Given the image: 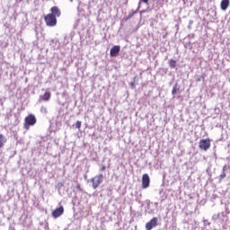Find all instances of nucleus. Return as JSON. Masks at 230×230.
I'll return each mask as SVG.
<instances>
[{
  "label": "nucleus",
  "mask_w": 230,
  "mask_h": 230,
  "mask_svg": "<svg viewBox=\"0 0 230 230\" xmlns=\"http://www.w3.org/2000/svg\"><path fill=\"white\" fill-rule=\"evenodd\" d=\"M177 91H181V87L179 86V84H175L172 90V94H177Z\"/></svg>",
  "instance_id": "obj_14"
},
{
  "label": "nucleus",
  "mask_w": 230,
  "mask_h": 230,
  "mask_svg": "<svg viewBox=\"0 0 230 230\" xmlns=\"http://www.w3.org/2000/svg\"><path fill=\"white\" fill-rule=\"evenodd\" d=\"M51 99V92L47 91L43 95H40L39 98V103H40L41 102H49V100Z\"/></svg>",
  "instance_id": "obj_9"
},
{
  "label": "nucleus",
  "mask_w": 230,
  "mask_h": 230,
  "mask_svg": "<svg viewBox=\"0 0 230 230\" xmlns=\"http://www.w3.org/2000/svg\"><path fill=\"white\" fill-rule=\"evenodd\" d=\"M76 190H79V191H82V188L80 187V184L76 185Z\"/></svg>",
  "instance_id": "obj_23"
},
{
  "label": "nucleus",
  "mask_w": 230,
  "mask_h": 230,
  "mask_svg": "<svg viewBox=\"0 0 230 230\" xmlns=\"http://www.w3.org/2000/svg\"><path fill=\"white\" fill-rule=\"evenodd\" d=\"M218 218H220V214H214V215L212 216V220H213L214 222H217V220H218Z\"/></svg>",
  "instance_id": "obj_17"
},
{
  "label": "nucleus",
  "mask_w": 230,
  "mask_h": 230,
  "mask_svg": "<svg viewBox=\"0 0 230 230\" xmlns=\"http://www.w3.org/2000/svg\"><path fill=\"white\" fill-rule=\"evenodd\" d=\"M106 169H107V167L105 165H102L101 168V172H105Z\"/></svg>",
  "instance_id": "obj_21"
},
{
  "label": "nucleus",
  "mask_w": 230,
  "mask_h": 230,
  "mask_svg": "<svg viewBox=\"0 0 230 230\" xmlns=\"http://www.w3.org/2000/svg\"><path fill=\"white\" fill-rule=\"evenodd\" d=\"M131 89H136V84L131 83Z\"/></svg>",
  "instance_id": "obj_24"
},
{
  "label": "nucleus",
  "mask_w": 230,
  "mask_h": 230,
  "mask_svg": "<svg viewBox=\"0 0 230 230\" xmlns=\"http://www.w3.org/2000/svg\"><path fill=\"white\" fill-rule=\"evenodd\" d=\"M190 24H193V21H190Z\"/></svg>",
  "instance_id": "obj_28"
},
{
  "label": "nucleus",
  "mask_w": 230,
  "mask_h": 230,
  "mask_svg": "<svg viewBox=\"0 0 230 230\" xmlns=\"http://www.w3.org/2000/svg\"><path fill=\"white\" fill-rule=\"evenodd\" d=\"M203 222H204L205 226H206L207 224H208V226H210V225H211V223H208V220H206V219H205Z\"/></svg>",
  "instance_id": "obj_25"
},
{
  "label": "nucleus",
  "mask_w": 230,
  "mask_h": 230,
  "mask_svg": "<svg viewBox=\"0 0 230 230\" xmlns=\"http://www.w3.org/2000/svg\"><path fill=\"white\" fill-rule=\"evenodd\" d=\"M71 1V3H73V0H70Z\"/></svg>",
  "instance_id": "obj_30"
},
{
  "label": "nucleus",
  "mask_w": 230,
  "mask_h": 230,
  "mask_svg": "<svg viewBox=\"0 0 230 230\" xmlns=\"http://www.w3.org/2000/svg\"><path fill=\"white\" fill-rule=\"evenodd\" d=\"M62 186H64V183L62 182L58 183V188H62Z\"/></svg>",
  "instance_id": "obj_22"
},
{
  "label": "nucleus",
  "mask_w": 230,
  "mask_h": 230,
  "mask_svg": "<svg viewBox=\"0 0 230 230\" xmlns=\"http://www.w3.org/2000/svg\"><path fill=\"white\" fill-rule=\"evenodd\" d=\"M119 51H121V47L119 45L113 46L110 50L111 57H116L117 55H119Z\"/></svg>",
  "instance_id": "obj_10"
},
{
  "label": "nucleus",
  "mask_w": 230,
  "mask_h": 230,
  "mask_svg": "<svg viewBox=\"0 0 230 230\" xmlns=\"http://www.w3.org/2000/svg\"><path fill=\"white\" fill-rule=\"evenodd\" d=\"M169 66L170 67H172V69L177 67V61L173 60V59H170L169 60Z\"/></svg>",
  "instance_id": "obj_15"
},
{
  "label": "nucleus",
  "mask_w": 230,
  "mask_h": 230,
  "mask_svg": "<svg viewBox=\"0 0 230 230\" xmlns=\"http://www.w3.org/2000/svg\"><path fill=\"white\" fill-rule=\"evenodd\" d=\"M45 22L47 24V26H57V18H55V16H53V14H47L45 16Z\"/></svg>",
  "instance_id": "obj_4"
},
{
  "label": "nucleus",
  "mask_w": 230,
  "mask_h": 230,
  "mask_svg": "<svg viewBox=\"0 0 230 230\" xmlns=\"http://www.w3.org/2000/svg\"><path fill=\"white\" fill-rule=\"evenodd\" d=\"M229 0H222L220 6H221V10H223V12H226V10H227V8H229Z\"/></svg>",
  "instance_id": "obj_11"
},
{
  "label": "nucleus",
  "mask_w": 230,
  "mask_h": 230,
  "mask_svg": "<svg viewBox=\"0 0 230 230\" xmlns=\"http://www.w3.org/2000/svg\"><path fill=\"white\" fill-rule=\"evenodd\" d=\"M200 150H204V152H208V148H211V140L209 138L201 139L199 145Z\"/></svg>",
  "instance_id": "obj_3"
},
{
  "label": "nucleus",
  "mask_w": 230,
  "mask_h": 230,
  "mask_svg": "<svg viewBox=\"0 0 230 230\" xmlns=\"http://www.w3.org/2000/svg\"><path fill=\"white\" fill-rule=\"evenodd\" d=\"M150 186V176L148 174L145 173L142 176V188L144 190H146Z\"/></svg>",
  "instance_id": "obj_6"
},
{
  "label": "nucleus",
  "mask_w": 230,
  "mask_h": 230,
  "mask_svg": "<svg viewBox=\"0 0 230 230\" xmlns=\"http://www.w3.org/2000/svg\"><path fill=\"white\" fill-rule=\"evenodd\" d=\"M35 123H37V118L35 117V115L29 114L25 118L24 128H26V130H28L30 128V127H33V125H35Z\"/></svg>",
  "instance_id": "obj_1"
},
{
  "label": "nucleus",
  "mask_w": 230,
  "mask_h": 230,
  "mask_svg": "<svg viewBox=\"0 0 230 230\" xmlns=\"http://www.w3.org/2000/svg\"><path fill=\"white\" fill-rule=\"evenodd\" d=\"M49 15H52V17H60L62 15V12H60V9L58 6H53L50 8V13Z\"/></svg>",
  "instance_id": "obj_7"
},
{
  "label": "nucleus",
  "mask_w": 230,
  "mask_h": 230,
  "mask_svg": "<svg viewBox=\"0 0 230 230\" xmlns=\"http://www.w3.org/2000/svg\"><path fill=\"white\" fill-rule=\"evenodd\" d=\"M40 112H42V114H48V108L41 106Z\"/></svg>",
  "instance_id": "obj_18"
},
{
  "label": "nucleus",
  "mask_w": 230,
  "mask_h": 230,
  "mask_svg": "<svg viewBox=\"0 0 230 230\" xmlns=\"http://www.w3.org/2000/svg\"><path fill=\"white\" fill-rule=\"evenodd\" d=\"M139 9H137V11H134L132 12L131 13H129L126 18H125V21H130V19H132V16L135 14V13H137V11Z\"/></svg>",
  "instance_id": "obj_16"
},
{
  "label": "nucleus",
  "mask_w": 230,
  "mask_h": 230,
  "mask_svg": "<svg viewBox=\"0 0 230 230\" xmlns=\"http://www.w3.org/2000/svg\"><path fill=\"white\" fill-rule=\"evenodd\" d=\"M81 127H82V121L77 120L75 123V128H81Z\"/></svg>",
  "instance_id": "obj_19"
},
{
  "label": "nucleus",
  "mask_w": 230,
  "mask_h": 230,
  "mask_svg": "<svg viewBox=\"0 0 230 230\" xmlns=\"http://www.w3.org/2000/svg\"><path fill=\"white\" fill-rule=\"evenodd\" d=\"M7 139L6 137L3 134H0V148H3L4 146V144L6 143Z\"/></svg>",
  "instance_id": "obj_13"
},
{
  "label": "nucleus",
  "mask_w": 230,
  "mask_h": 230,
  "mask_svg": "<svg viewBox=\"0 0 230 230\" xmlns=\"http://www.w3.org/2000/svg\"><path fill=\"white\" fill-rule=\"evenodd\" d=\"M62 215H64V207L61 206L58 208H56L53 212H52V217L53 218H58V217H62Z\"/></svg>",
  "instance_id": "obj_8"
},
{
  "label": "nucleus",
  "mask_w": 230,
  "mask_h": 230,
  "mask_svg": "<svg viewBox=\"0 0 230 230\" xmlns=\"http://www.w3.org/2000/svg\"><path fill=\"white\" fill-rule=\"evenodd\" d=\"M188 28H189V30H191V26L189 25Z\"/></svg>",
  "instance_id": "obj_29"
},
{
  "label": "nucleus",
  "mask_w": 230,
  "mask_h": 230,
  "mask_svg": "<svg viewBox=\"0 0 230 230\" xmlns=\"http://www.w3.org/2000/svg\"><path fill=\"white\" fill-rule=\"evenodd\" d=\"M221 215H222V217H226V213L225 212H222Z\"/></svg>",
  "instance_id": "obj_27"
},
{
  "label": "nucleus",
  "mask_w": 230,
  "mask_h": 230,
  "mask_svg": "<svg viewBox=\"0 0 230 230\" xmlns=\"http://www.w3.org/2000/svg\"><path fill=\"white\" fill-rule=\"evenodd\" d=\"M189 37H190V39H193V37H195V34H190Z\"/></svg>",
  "instance_id": "obj_26"
},
{
  "label": "nucleus",
  "mask_w": 230,
  "mask_h": 230,
  "mask_svg": "<svg viewBox=\"0 0 230 230\" xmlns=\"http://www.w3.org/2000/svg\"><path fill=\"white\" fill-rule=\"evenodd\" d=\"M103 179H105V177L103 176V174H98L95 177L90 179V182L93 183V189L96 190L98 188V186H100V184H102V182H103Z\"/></svg>",
  "instance_id": "obj_2"
},
{
  "label": "nucleus",
  "mask_w": 230,
  "mask_h": 230,
  "mask_svg": "<svg viewBox=\"0 0 230 230\" xmlns=\"http://www.w3.org/2000/svg\"><path fill=\"white\" fill-rule=\"evenodd\" d=\"M222 173L220 174V176H219V179H220V181H224V179H226V177L227 176L226 174V172H227V165H224L223 166V169H222Z\"/></svg>",
  "instance_id": "obj_12"
},
{
  "label": "nucleus",
  "mask_w": 230,
  "mask_h": 230,
  "mask_svg": "<svg viewBox=\"0 0 230 230\" xmlns=\"http://www.w3.org/2000/svg\"><path fill=\"white\" fill-rule=\"evenodd\" d=\"M141 2H142V3H145V4H147V3H148V0H140V1H139V4H138V10H139V8H141Z\"/></svg>",
  "instance_id": "obj_20"
},
{
  "label": "nucleus",
  "mask_w": 230,
  "mask_h": 230,
  "mask_svg": "<svg viewBox=\"0 0 230 230\" xmlns=\"http://www.w3.org/2000/svg\"><path fill=\"white\" fill-rule=\"evenodd\" d=\"M159 219L157 217H153L149 222L146 224V230H151L153 227H157V223Z\"/></svg>",
  "instance_id": "obj_5"
}]
</instances>
